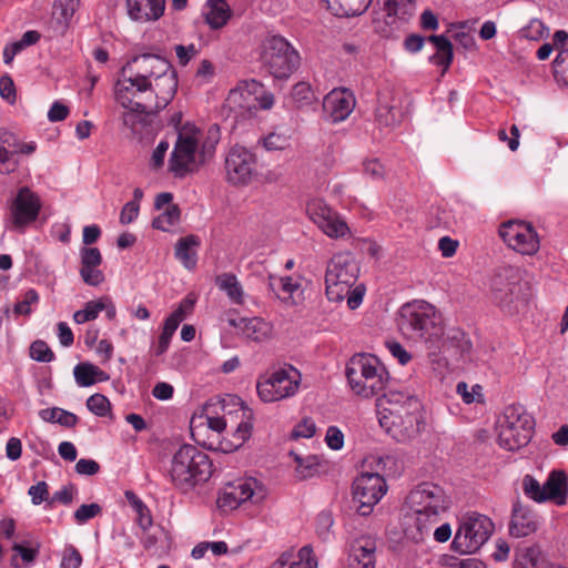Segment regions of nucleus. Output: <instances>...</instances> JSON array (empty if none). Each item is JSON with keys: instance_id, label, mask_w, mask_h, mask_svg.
I'll return each mask as SVG.
<instances>
[{"instance_id": "nucleus-9", "label": "nucleus", "mask_w": 568, "mask_h": 568, "mask_svg": "<svg viewBox=\"0 0 568 568\" xmlns=\"http://www.w3.org/2000/svg\"><path fill=\"white\" fill-rule=\"evenodd\" d=\"M534 419L521 405L506 407L497 424L498 444L509 452L526 446L532 435Z\"/></svg>"}, {"instance_id": "nucleus-34", "label": "nucleus", "mask_w": 568, "mask_h": 568, "mask_svg": "<svg viewBox=\"0 0 568 568\" xmlns=\"http://www.w3.org/2000/svg\"><path fill=\"white\" fill-rule=\"evenodd\" d=\"M428 41L432 42L437 50V52L432 55L430 60L435 64L443 65L445 72L452 64L454 57L452 42L443 34L430 36L428 37Z\"/></svg>"}, {"instance_id": "nucleus-14", "label": "nucleus", "mask_w": 568, "mask_h": 568, "mask_svg": "<svg viewBox=\"0 0 568 568\" xmlns=\"http://www.w3.org/2000/svg\"><path fill=\"white\" fill-rule=\"evenodd\" d=\"M521 274L518 267L499 266L495 271L490 284L495 303L503 308H508L518 298Z\"/></svg>"}, {"instance_id": "nucleus-39", "label": "nucleus", "mask_w": 568, "mask_h": 568, "mask_svg": "<svg viewBox=\"0 0 568 568\" xmlns=\"http://www.w3.org/2000/svg\"><path fill=\"white\" fill-rule=\"evenodd\" d=\"M540 557L537 546H526L516 549L514 568H536Z\"/></svg>"}, {"instance_id": "nucleus-16", "label": "nucleus", "mask_w": 568, "mask_h": 568, "mask_svg": "<svg viewBox=\"0 0 568 568\" xmlns=\"http://www.w3.org/2000/svg\"><path fill=\"white\" fill-rule=\"evenodd\" d=\"M197 146V132L183 130L179 133L169 160V170L174 176L182 178L191 171L192 165L195 163Z\"/></svg>"}, {"instance_id": "nucleus-51", "label": "nucleus", "mask_w": 568, "mask_h": 568, "mask_svg": "<svg viewBox=\"0 0 568 568\" xmlns=\"http://www.w3.org/2000/svg\"><path fill=\"white\" fill-rule=\"evenodd\" d=\"M290 568H317L312 547L308 545L302 547L297 552V560H293Z\"/></svg>"}, {"instance_id": "nucleus-21", "label": "nucleus", "mask_w": 568, "mask_h": 568, "mask_svg": "<svg viewBox=\"0 0 568 568\" xmlns=\"http://www.w3.org/2000/svg\"><path fill=\"white\" fill-rule=\"evenodd\" d=\"M538 528L537 515L529 507L516 501L513 506L509 526L510 535L516 538L529 536Z\"/></svg>"}, {"instance_id": "nucleus-17", "label": "nucleus", "mask_w": 568, "mask_h": 568, "mask_svg": "<svg viewBox=\"0 0 568 568\" xmlns=\"http://www.w3.org/2000/svg\"><path fill=\"white\" fill-rule=\"evenodd\" d=\"M306 212L318 229L331 239L344 237L349 232L346 222L323 200H311L306 205Z\"/></svg>"}, {"instance_id": "nucleus-25", "label": "nucleus", "mask_w": 568, "mask_h": 568, "mask_svg": "<svg viewBox=\"0 0 568 568\" xmlns=\"http://www.w3.org/2000/svg\"><path fill=\"white\" fill-rule=\"evenodd\" d=\"M201 240L197 235L190 234L178 240L174 247V255L178 261L189 271L196 267L197 248Z\"/></svg>"}, {"instance_id": "nucleus-30", "label": "nucleus", "mask_w": 568, "mask_h": 568, "mask_svg": "<svg viewBox=\"0 0 568 568\" xmlns=\"http://www.w3.org/2000/svg\"><path fill=\"white\" fill-rule=\"evenodd\" d=\"M277 282V296L286 305L294 306L303 300V288L298 278L282 276Z\"/></svg>"}, {"instance_id": "nucleus-55", "label": "nucleus", "mask_w": 568, "mask_h": 568, "mask_svg": "<svg viewBox=\"0 0 568 568\" xmlns=\"http://www.w3.org/2000/svg\"><path fill=\"white\" fill-rule=\"evenodd\" d=\"M521 36L529 40H540L546 32L544 23L538 19H532L529 24L521 29Z\"/></svg>"}, {"instance_id": "nucleus-58", "label": "nucleus", "mask_w": 568, "mask_h": 568, "mask_svg": "<svg viewBox=\"0 0 568 568\" xmlns=\"http://www.w3.org/2000/svg\"><path fill=\"white\" fill-rule=\"evenodd\" d=\"M28 494L33 505H40L49 497V486L45 481H39L29 488Z\"/></svg>"}, {"instance_id": "nucleus-23", "label": "nucleus", "mask_w": 568, "mask_h": 568, "mask_svg": "<svg viewBox=\"0 0 568 568\" xmlns=\"http://www.w3.org/2000/svg\"><path fill=\"white\" fill-rule=\"evenodd\" d=\"M386 11V23L399 28L400 24L408 22L415 14V0H386L384 3Z\"/></svg>"}, {"instance_id": "nucleus-64", "label": "nucleus", "mask_w": 568, "mask_h": 568, "mask_svg": "<svg viewBox=\"0 0 568 568\" xmlns=\"http://www.w3.org/2000/svg\"><path fill=\"white\" fill-rule=\"evenodd\" d=\"M69 113V108L65 104L55 101L48 112V119L51 122H60L65 120Z\"/></svg>"}, {"instance_id": "nucleus-40", "label": "nucleus", "mask_w": 568, "mask_h": 568, "mask_svg": "<svg viewBox=\"0 0 568 568\" xmlns=\"http://www.w3.org/2000/svg\"><path fill=\"white\" fill-rule=\"evenodd\" d=\"M181 210L176 204L169 205L165 211L152 221V226L156 230L168 232L180 221Z\"/></svg>"}, {"instance_id": "nucleus-49", "label": "nucleus", "mask_w": 568, "mask_h": 568, "mask_svg": "<svg viewBox=\"0 0 568 568\" xmlns=\"http://www.w3.org/2000/svg\"><path fill=\"white\" fill-rule=\"evenodd\" d=\"M290 142V138L285 134L271 132L258 141L266 151L284 150Z\"/></svg>"}, {"instance_id": "nucleus-31", "label": "nucleus", "mask_w": 568, "mask_h": 568, "mask_svg": "<svg viewBox=\"0 0 568 568\" xmlns=\"http://www.w3.org/2000/svg\"><path fill=\"white\" fill-rule=\"evenodd\" d=\"M248 499V481L239 480L237 484H229L220 497L221 507L235 509Z\"/></svg>"}, {"instance_id": "nucleus-19", "label": "nucleus", "mask_w": 568, "mask_h": 568, "mask_svg": "<svg viewBox=\"0 0 568 568\" xmlns=\"http://www.w3.org/2000/svg\"><path fill=\"white\" fill-rule=\"evenodd\" d=\"M225 172L229 183L244 186L248 182V150L242 145L233 146L225 159Z\"/></svg>"}, {"instance_id": "nucleus-43", "label": "nucleus", "mask_w": 568, "mask_h": 568, "mask_svg": "<svg viewBox=\"0 0 568 568\" xmlns=\"http://www.w3.org/2000/svg\"><path fill=\"white\" fill-rule=\"evenodd\" d=\"M273 336V326L262 317L251 318V339L264 342Z\"/></svg>"}, {"instance_id": "nucleus-44", "label": "nucleus", "mask_w": 568, "mask_h": 568, "mask_svg": "<svg viewBox=\"0 0 568 568\" xmlns=\"http://www.w3.org/2000/svg\"><path fill=\"white\" fill-rule=\"evenodd\" d=\"M523 490L528 498L536 503L540 504L547 501V497L544 493V485H540V483L531 475H526L523 478Z\"/></svg>"}, {"instance_id": "nucleus-57", "label": "nucleus", "mask_w": 568, "mask_h": 568, "mask_svg": "<svg viewBox=\"0 0 568 568\" xmlns=\"http://www.w3.org/2000/svg\"><path fill=\"white\" fill-rule=\"evenodd\" d=\"M102 263V255L97 247H83L81 250V266H100Z\"/></svg>"}, {"instance_id": "nucleus-47", "label": "nucleus", "mask_w": 568, "mask_h": 568, "mask_svg": "<svg viewBox=\"0 0 568 568\" xmlns=\"http://www.w3.org/2000/svg\"><path fill=\"white\" fill-rule=\"evenodd\" d=\"M30 356L32 359L41 363H50L54 359V353L49 345L41 339L34 341L30 346Z\"/></svg>"}, {"instance_id": "nucleus-45", "label": "nucleus", "mask_w": 568, "mask_h": 568, "mask_svg": "<svg viewBox=\"0 0 568 568\" xmlns=\"http://www.w3.org/2000/svg\"><path fill=\"white\" fill-rule=\"evenodd\" d=\"M39 294L34 288H29L22 296L21 301H18L13 306L14 316H29L32 313V305L39 303Z\"/></svg>"}, {"instance_id": "nucleus-61", "label": "nucleus", "mask_w": 568, "mask_h": 568, "mask_svg": "<svg viewBox=\"0 0 568 568\" xmlns=\"http://www.w3.org/2000/svg\"><path fill=\"white\" fill-rule=\"evenodd\" d=\"M140 204L136 201L128 202L120 213V223L129 224L132 223L139 215Z\"/></svg>"}, {"instance_id": "nucleus-15", "label": "nucleus", "mask_w": 568, "mask_h": 568, "mask_svg": "<svg viewBox=\"0 0 568 568\" xmlns=\"http://www.w3.org/2000/svg\"><path fill=\"white\" fill-rule=\"evenodd\" d=\"M41 207V200L36 192L28 186L20 187L9 206L12 226L23 231L38 219Z\"/></svg>"}, {"instance_id": "nucleus-3", "label": "nucleus", "mask_w": 568, "mask_h": 568, "mask_svg": "<svg viewBox=\"0 0 568 568\" xmlns=\"http://www.w3.org/2000/svg\"><path fill=\"white\" fill-rule=\"evenodd\" d=\"M398 327L403 335L415 342H424L428 347H449L452 341L464 339L465 334L453 329L448 339H443L444 326L442 315L435 306L425 301H415L402 306Z\"/></svg>"}, {"instance_id": "nucleus-46", "label": "nucleus", "mask_w": 568, "mask_h": 568, "mask_svg": "<svg viewBox=\"0 0 568 568\" xmlns=\"http://www.w3.org/2000/svg\"><path fill=\"white\" fill-rule=\"evenodd\" d=\"M88 409L97 416L104 417L111 410V404L106 396L93 394L87 399Z\"/></svg>"}, {"instance_id": "nucleus-35", "label": "nucleus", "mask_w": 568, "mask_h": 568, "mask_svg": "<svg viewBox=\"0 0 568 568\" xmlns=\"http://www.w3.org/2000/svg\"><path fill=\"white\" fill-rule=\"evenodd\" d=\"M231 17V11L225 0H210L209 11L205 14L206 23L212 29H220L226 24Z\"/></svg>"}, {"instance_id": "nucleus-11", "label": "nucleus", "mask_w": 568, "mask_h": 568, "mask_svg": "<svg viewBox=\"0 0 568 568\" xmlns=\"http://www.w3.org/2000/svg\"><path fill=\"white\" fill-rule=\"evenodd\" d=\"M494 531L493 521L477 513L463 517L453 540L455 551L466 555L474 554L489 539Z\"/></svg>"}, {"instance_id": "nucleus-8", "label": "nucleus", "mask_w": 568, "mask_h": 568, "mask_svg": "<svg viewBox=\"0 0 568 568\" xmlns=\"http://www.w3.org/2000/svg\"><path fill=\"white\" fill-rule=\"evenodd\" d=\"M261 69L274 80H287L300 68L298 51L282 36H268L258 47Z\"/></svg>"}, {"instance_id": "nucleus-20", "label": "nucleus", "mask_w": 568, "mask_h": 568, "mask_svg": "<svg viewBox=\"0 0 568 568\" xmlns=\"http://www.w3.org/2000/svg\"><path fill=\"white\" fill-rule=\"evenodd\" d=\"M355 99L353 94L345 90H332L323 102V108L329 120L334 123L344 121L353 111Z\"/></svg>"}, {"instance_id": "nucleus-13", "label": "nucleus", "mask_w": 568, "mask_h": 568, "mask_svg": "<svg viewBox=\"0 0 568 568\" xmlns=\"http://www.w3.org/2000/svg\"><path fill=\"white\" fill-rule=\"evenodd\" d=\"M499 236L514 251L535 255L540 247L538 233L530 223L508 221L500 225Z\"/></svg>"}, {"instance_id": "nucleus-38", "label": "nucleus", "mask_w": 568, "mask_h": 568, "mask_svg": "<svg viewBox=\"0 0 568 568\" xmlns=\"http://www.w3.org/2000/svg\"><path fill=\"white\" fill-rule=\"evenodd\" d=\"M216 285L221 291H224L226 293V295L233 303L243 304V288L235 275L224 273L217 276Z\"/></svg>"}, {"instance_id": "nucleus-32", "label": "nucleus", "mask_w": 568, "mask_h": 568, "mask_svg": "<svg viewBox=\"0 0 568 568\" xmlns=\"http://www.w3.org/2000/svg\"><path fill=\"white\" fill-rule=\"evenodd\" d=\"M79 4L80 0H54L52 16L60 34H63L67 30Z\"/></svg>"}, {"instance_id": "nucleus-26", "label": "nucleus", "mask_w": 568, "mask_h": 568, "mask_svg": "<svg viewBox=\"0 0 568 568\" xmlns=\"http://www.w3.org/2000/svg\"><path fill=\"white\" fill-rule=\"evenodd\" d=\"M248 82L241 81L231 89L225 100V108L234 114L236 121L246 120L248 113Z\"/></svg>"}, {"instance_id": "nucleus-63", "label": "nucleus", "mask_w": 568, "mask_h": 568, "mask_svg": "<svg viewBox=\"0 0 568 568\" xmlns=\"http://www.w3.org/2000/svg\"><path fill=\"white\" fill-rule=\"evenodd\" d=\"M0 95L10 103H13L16 100L14 83L8 75L0 78Z\"/></svg>"}, {"instance_id": "nucleus-62", "label": "nucleus", "mask_w": 568, "mask_h": 568, "mask_svg": "<svg viewBox=\"0 0 568 568\" xmlns=\"http://www.w3.org/2000/svg\"><path fill=\"white\" fill-rule=\"evenodd\" d=\"M100 465L94 459L81 458L75 464V471L80 475L92 476L98 474Z\"/></svg>"}, {"instance_id": "nucleus-10", "label": "nucleus", "mask_w": 568, "mask_h": 568, "mask_svg": "<svg viewBox=\"0 0 568 568\" xmlns=\"http://www.w3.org/2000/svg\"><path fill=\"white\" fill-rule=\"evenodd\" d=\"M302 375L290 364L276 366L260 377L256 384L257 394L264 403H274L296 394Z\"/></svg>"}, {"instance_id": "nucleus-53", "label": "nucleus", "mask_w": 568, "mask_h": 568, "mask_svg": "<svg viewBox=\"0 0 568 568\" xmlns=\"http://www.w3.org/2000/svg\"><path fill=\"white\" fill-rule=\"evenodd\" d=\"M80 275L83 282L91 286H98L104 281V274L99 270V266H90L89 268L81 266Z\"/></svg>"}, {"instance_id": "nucleus-12", "label": "nucleus", "mask_w": 568, "mask_h": 568, "mask_svg": "<svg viewBox=\"0 0 568 568\" xmlns=\"http://www.w3.org/2000/svg\"><path fill=\"white\" fill-rule=\"evenodd\" d=\"M387 491L385 479L377 473H364L353 483V500L357 513L367 516Z\"/></svg>"}, {"instance_id": "nucleus-2", "label": "nucleus", "mask_w": 568, "mask_h": 568, "mask_svg": "<svg viewBox=\"0 0 568 568\" xmlns=\"http://www.w3.org/2000/svg\"><path fill=\"white\" fill-rule=\"evenodd\" d=\"M379 425L397 442L415 438L423 424L422 403L403 392L388 390L376 399Z\"/></svg>"}, {"instance_id": "nucleus-52", "label": "nucleus", "mask_w": 568, "mask_h": 568, "mask_svg": "<svg viewBox=\"0 0 568 568\" xmlns=\"http://www.w3.org/2000/svg\"><path fill=\"white\" fill-rule=\"evenodd\" d=\"M291 95L298 106L310 104L314 98L312 87L307 82L296 83L292 89Z\"/></svg>"}, {"instance_id": "nucleus-48", "label": "nucleus", "mask_w": 568, "mask_h": 568, "mask_svg": "<svg viewBox=\"0 0 568 568\" xmlns=\"http://www.w3.org/2000/svg\"><path fill=\"white\" fill-rule=\"evenodd\" d=\"M82 555L73 545H65L61 552L60 568H80Z\"/></svg>"}, {"instance_id": "nucleus-59", "label": "nucleus", "mask_w": 568, "mask_h": 568, "mask_svg": "<svg viewBox=\"0 0 568 568\" xmlns=\"http://www.w3.org/2000/svg\"><path fill=\"white\" fill-rule=\"evenodd\" d=\"M325 442L334 450H338L344 445V435L336 426H329L326 432Z\"/></svg>"}, {"instance_id": "nucleus-18", "label": "nucleus", "mask_w": 568, "mask_h": 568, "mask_svg": "<svg viewBox=\"0 0 568 568\" xmlns=\"http://www.w3.org/2000/svg\"><path fill=\"white\" fill-rule=\"evenodd\" d=\"M37 143L22 142L13 133L0 129V173L10 174L19 168L18 155H31Z\"/></svg>"}, {"instance_id": "nucleus-1", "label": "nucleus", "mask_w": 568, "mask_h": 568, "mask_svg": "<svg viewBox=\"0 0 568 568\" xmlns=\"http://www.w3.org/2000/svg\"><path fill=\"white\" fill-rule=\"evenodd\" d=\"M178 73L165 58L143 53L121 69L114 85L116 102L128 110L123 123L133 125L134 114H149L166 108L178 91Z\"/></svg>"}, {"instance_id": "nucleus-22", "label": "nucleus", "mask_w": 568, "mask_h": 568, "mask_svg": "<svg viewBox=\"0 0 568 568\" xmlns=\"http://www.w3.org/2000/svg\"><path fill=\"white\" fill-rule=\"evenodd\" d=\"M126 10L134 21H155L164 13L165 0H126Z\"/></svg>"}, {"instance_id": "nucleus-6", "label": "nucleus", "mask_w": 568, "mask_h": 568, "mask_svg": "<svg viewBox=\"0 0 568 568\" xmlns=\"http://www.w3.org/2000/svg\"><path fill=\"white\" fill-rule=\"evenodd\" d=\"M405 518L413 523L420 535L438 523L440 514L448 508V499L442 487L423 483L414 488L406 498Z\"/></svg>"}, {"instance_id": "nucleus-56", "label": "nucleus", "mask_w": 568, "mask_h": 568, "mask_svg": "<svg viewBox=\"0 0 568 568\" xmlns=\"http://www.w3.org/2000/svg\"><path fill=\"white\" fill-rule=\"evenodd\" d=\"M315 423L311 418H304L294 427L291 437L294 439L311 438L315 434Z\"/></svg>"}, {"instance_id": "nucleus-29", "label": "nucleus", "mask_w": 568, "mask_h": 568, "mask_svg": "<svg viewBox=\"0 0 568 568\" xmlns=\"http://www.w3.org/2000/svg\"><path fill=\"white\" fill-rule=\"evenodd\" d=\"M248 435V423L242 420L236 430L233 433L232 438H222L219 440H204L202 445L211 450H217L222 453H232L240 448L246 440Z\"/></svg>"}, {"instance_id": "nucleus-41", "label": "nucleus", "mask_w": 568, "mask_h": 568, "mask_svg": "<svg viewBox=\"0 0 568 568\" xmlns=\"http://www.w3.org/2000/svg\"><path fill=\"white\" fill-rule=\"evenodd\" d=\"M371 3L372 0H336L334 4L338 7L337 16L354 17L364 13Z\"/></svg>"}, {"instance_id": "nucleus-54", "label": "nucleus", "mask_w": 568, "mask_h": 568, "mask_svg": "<svg viewBox=\"0 0 568 568\" xmlns=\"http://www.w3.org/2000/svg\"><path fill=\"white\" fill-rule=\"evenodd\" d=\"M174 51L179 63L182 67H185L193 58H195L200 51L194 43H190L187 45L176 44L174 47Z\"/></svg>"}, {"instance_id": "nucleus-27", "label": "nucleus", "mask_w": 568, "mask_h": 568, "mask_svg": "<svg viewBox=\"0 0 568 568\" xmlns=\"http://www.w3.org/2000/svg\"><path fill=\"white\" fill-rule=\"evenodd\" d=\"M375 544L361 539L352 545L348 568H375Z\"/></svg>"}, {"instance_id": "nucleus-5", "label": "nucleus", "mask_w": 568, "mask_h": 568, "mask_svg": "<svg viewBox=\"0 0 568 568\" xmlns=\"http://www.w3.org/2000/svg\"><path fill=\"white\" fill-rule=\"evenodd\" d=\"M213 473L209 455L193 445H182L173 455L168 476L181 493H189L207 481Z\"/></svg>"}, {"instance_id": "nucleus-7", "label": "nucleus", "mask_w": 568, "mask_h": 568, "mask_svg": "<svg viewBox=\"0 0 568 568\" xmlns=\"http://www.w3.org/2000/svg\"><path fill=\"white\" fill-rule=\"evenodd\" d=\"M346 377L353 393L363 398L385 392L390 379L383 363L376 356L364 353L349 358Z\"/></svg>"}, {"instance_id": "nucleus-33", "label": "nucleus", "mask_w": 568, "mask_h": 568, "mask_svg": "<svg viewBox=\"0 0 568 568\" xmlns=\"http://www.w3.org/2000/svg\"><path fill=\"white\" fill-rule=\"evenodd\" d=\"M75 382L81 387H88L97 382L109 379V375L98 366L90 363H80L73 369Z\"/></svg>"}, {"instance_id": "nucleus-60", "label": "nucleus", "mask_w": 568, "mask_h": 568, "mask_svg": "<svg viewBox=\"0 0 568 568\" xmlns=\"http://www.w3.org/2000/svg\"><path fill=\"white\" fill-rule=\"evenodd\" d=\"M268 495L266 486L260 480L251 477V504L263 503Z\"/></svg>"}, {"instance_id": "nucleus-42", "label": "nucleus", "mask_w": 568, "mask_h": 568, "mask_svg": "<svg viewBox=\"0 0 568 568\" xmlns=\"http://www.w3.org/2000/svg\"><path fill=\"white\" fill-rule=\"evenodd\" d=\"M105 308V300L99 298L95 301H90L85 303L84 308L77 311L73 314V321L77 324H83L90 321L95 320L100 312L104 311Z\"/></svg>"}, {"instance_id": "nucleus-28", "label": "nucleus", "mask_w": 568, "mask_h": 568, "mask_svg": "<svg viewBox=\"0 0 568 568\" xmlns=\"http://www.w3.org/2000/svg\"><path fill=\"white\" fill-rule=\"evenodd\" d=\"M402 110L395 104V99L389 94L378 98V105L375 111L376 122L384 128H394L402 120Z\"/></svg>"}, {"instance_id": "nucleus-4", "label": "nucleus", "mask_w": 568, "mask_h": 568, "mask_svg": "<svg viewBox=\"0 0 568 568\" xmlns=\"http://www.w3.org/2000/svg\"><path fill=\"white\" fill-rule=\"evenodd\" d=\"M359 266L348 252L334 254L326 264L325 293L331 302L346 301L349 310H356L363 302L365 286L356 285Z\"/></svg>"}, {"instance_id": "nucleus-50", "label": "nucleus", "mask_w": 568, "mask_h": 568, "mask_svg": "<svg viewBox=\"0 0 568 568\" xmlns=\"http://www.w3.org/2000/svg\"><path fill=\"white\" fill-rule=\"evenodd\" d=\"M101 513L102 507L99 504H83L74 511L73 517L78 525H83Z\"/></svg>"}, {"instance_id": "nucleus-24", "label": "nucleus", "mask_w": 568, "mask_h": 568, "mask_svg": "<svg viewBox=\"0 0 568 568\" xmlns=\"http://www.w3.org/2000/svg\"><path fill=\"white\" fill-rule=\"evenodd\" d=\"M544 493L547 501H554L558 506L565 505L568 496V477L566 473L558 469L550 471L544 484Z\"/></svg>"}, {"instance_id": "nucleus-37", "label": "nucleus", "mask_w": 568, "mask_h": 568, "mask_svg": "<svg viewBox=\"0 0 568 568\" xmlns=\"http://www.w3.org/2000/svg\"><path fill=\"white\" fill-rule=\"evenodd\" d=\"M39 416L44 422L58 423L64 427H74L79 422L75 414L59 407L41 409Z\"/></svg>"}, {"instance_id": "nucleus-36", "label": "nucleus", "mask_w": 568, "mask_h": 568, "mask_svg": "<svg viewBox=\"0 0 568 568\" xmlns=\"http://www.w3.org/2000/svg\"><path fill=\"white\" fill-rule=\"evenodd\" d=\"M251 95L254 98V103L251 105V111H268L275 104V95L272 91L265 88L262 82L251 79Z\"/></svg>"}]
</instances>
